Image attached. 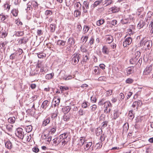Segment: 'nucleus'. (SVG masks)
Returning a JSON list of instances; mask_svg holds the SVG:
<instances>
[{"instance_id": "nucleus-52", "label": "nucleus", "mask_w": 153, "mask_h": 153, "mask_svg": "<svg viewBox=\"0 0 153 153\" xmlns=\"http://www.w3.org/2000/svg\"><path fill=\"white\" fill-rule=\"evenodd\" d=\"M5 7H6V9L8 10V11H9L10 8V5L9 4L8 2H6L5 4H4Z\"/></svg>"}, {"instance_id": "nucleus-4", "label": "nucleus", "mask_w": 153, "mask_h": 153, "mask_svg": "<svg viewBox=\"0 0 153 153\" xmlns=\"http://www.w3.org/2000/svg\"><path fill=\"white\" fill-rule=\"evenodd\" d=\"M111 104L109 101H106L104 103V107L105 108L104 110L105 113H107L111 111Z\"/></svg>"}, {"instance_id": "nucleus-47", "label": "nucleus", "mask_w": 153, "mask_h": 153, "mask_svg": "<svg viewBox=\"0 0 153 153\" xmlns=\"http://www.w3.org/2000/svg\"><path fill=\"white\" fill-rule=\"evenodd\" d=\"M89 30V27L87 26H84L83 29V32L84 33H85L88 32Z\"/></svg>"}, {"instance_id": "nucleus-33", "label": "nucleus", "mask_w": 153, "mask_h": 153, "mask_svg": "<svg viewBox=\"0 0 153 153\" xmlns=\"http://www.w3.org/2000/svg\"><path fill=\"white\" fill-rule=\"evenodd\" d=\"M128 123H125L123 126V129L124 131H127L128 129Z\"/></svg>"}, {"instance_id": "nucleus-31", "label": "nucleus", "mask_w": 153, "mask_h": 153, "mask_svg": "<svg viewBox=\"0 0 153 153\" xmlns=\"http://www.w3.org/2000/svg\"><path fill=\"white\" fill-rule=\"evenodd\" d=\"M102 130L100 128H97L96 131V135L97 136H98L102 134Z\"/></svg>"}, {"instance_id": "nucleus-57", "label": "nucleus", "mask_w": 153, "mask_h": 153, "mask_svg": "<svg viewBox=\"0 0 153 153\" xmlns=\"http://www.w3.org/2000/svg\"><path fill=\"white\" fill-rule=\"evenodd\" d=\"M6 34L4 32H0V37L4 38L6 36Z\"/></svg>"}, {"instance_id": "nucleus-6", "label": "nucleus", "mask_w": 153, "mask_h": 153, "mask_svg": "<svg viewBox=\"0 0 153 153\" xmlns=\"http://www.w3.org/2000/svg\"><path fill=\"white\" fill-rule=\"evenodd\" d=\"M22 131V129L20 128H18L17 129V132L16 133L18 137L20 139H23L24 135Z\"/></svg>"}, {"instance_id": "nucleus-23", "label": "nucleus", "mask_w": 153, "mask_h": 153, "mask_svg": "<svg viewBox=\"0 0 153 153\" xmlns=\"http://www.w3.org/2000/svg\"><path fill=\"white\" fill-rule=\"evenodd\" d=\"M145 22L143 21H140L137 25V27L140 29L143 27L145 25Z\"/></svg>"}, {"instance_id": "nucleus-20", "label": "nucleus", "mask_w": 153, "mask_h": 153, "mask_svg": "<svg viewBox=\"0 0 153 153\" xmlns=\"http://www.w3.org/2000/svg\"><path fill=\"white\" fill-rule=\"evenodd\" d=\"M60 98L58 97H54L53 99V102L55 103L54 104V107H55L57 105H58L60 102Z\"/></svg>"}, {"instance_id": "nucleus-18", "label": "nucleus", "mask_w": 153, "mask_h": 153, "mask_svg": "<svg viewBox=\"0 0 153 153\" xmlns=\"http://www.w3.org/2000/svg\"><path fill=\"white\" fill-rule=\"evenodd\" d=\"M42 137L43 139L45 140V141L48 142V143H50L52 137L51 136H46V135L44 134V136Z\"/></svg>"}, {"instance_id": "nucleus-2", "label": "nucleus", "mask_w": 153, "mask_h": 153, "mask_svg": "<svg viewBox=\"0 0 153 153\" xmlns=\"http://www.w3.org/2000/svg\"><path fill=\"white\" fill-rule=\"evenodd\" d=\"M65 72L64 70L61 71L59 74V76L61 79L67 80L71 79L72 78L71 76H67L65 75Z\"/></svg>"}, {"instance_id": "nucleus-55", "label": "nucleus", "mask_w": 153, "mask_h": 153, "mask_svg": "<svg viewBox=\"0 0 153 153\" xmlns=\"http://www.w3.org/2000/svg\"><path fill=\"white\" fill-rule=\"evenodd\" d=\"M51 31L52 32H54L55 30V26L52 24H51L50 25Z\"/></svg>"}, {"instance_id": "nucleus-25", "label": "nucleus", "mask_w": 153, "mask_h": 153, "mask_svg": "<svg viewBox=\"0 0 153 153\" xmlns=\"http://www.w3.org/2000/svg\"><path fill=\"white\" fill-rule=\"evenodd\" d=\"M50 118H47L43 121L42 125L43 126H45L50 123Z\"/></svg>"}, {"instance_id": "nucleus-16", "label": "nucleus", "mask_w": 153, "mask_h": 153, "mask_svg": "<svg viewBox=\"0 0 153 153\" xmlns=\"http://www.w3.org/2000/svg\"><path fill=\"white\" fill-rule=\"evenodd\" d=\"M102 51L103 53L105 54H108L109 53V50L106 45H105L103 46Z\"/></svg>"}, {"instance_id": "nucleus-1", "label": "nucleus", "mask_w": 153, "mask_h": 153, "mask_svg": "<svg viewBox=\"0 0 153 153\" xmlns=\"http://www.w3.org/2000/svg\"><path fill=\"white\" fill-rule=\"evenodd\" d=\"M139 47H142L143 46L144 48L145 49H147L148 50L150 49L152 46V43L151 41H146L144 40V39L141 40L140 42Z\"/></svg>"}, {"instance_id": "nucleus-11", "label": "nucleus", "mask_w": 153, "mask_h": 153, "mask_svg": "<svg viewBox=\"0 0 153 153\" xmlns=\"http://www.w3.org/2000/svg\"><path fill=\"white\" fill-rule=\"evenodd\" d=\"M92 143L91 142H84V144L83 145L84 149L85 151L89 150L91 147L92 145Z\"/></svg>"}, {"instance_id": "nucleus-10", "label": "nucleus", "mask_w": 153, "mask_h": 153, "mask_svg": "<svg viewBox=\"0 0 153 153\" xmlns=\"http://www.w3.org/2000/svg\"><path fill=\"white\" fill-rule=\"evenodd\" d=\"M37 67L39 68H40V71L42 72H45L47 70V68L45 67L44 63L42 62L39 63Z\"/></svg>"}, {"instance_id": "nucleus-12", "label": "nucleus", "mask_w": 153, "mask_h": 153, "mask_svg": "<svg viewBox=\"0 0 153 153\" xmlns=\"http://www.w3.org/2000/svg\"><path fill=\"white\" fill-rule=\"evenodd\" d=\"M23 137H24L22 139L23 140L25 143H26V142L30 141L31 139V137L30 135H28L27 134H25Z\"/></svg>"}, {"instance_id": "nucleus-40", "label": "nucleus", "mask_w": 153, "mask_h": 153, "mask_svg": "<svg viewBox=\"0 0 153 153\" xmlns=\"http://www.w3.org/2000/svg\"><path fill=\"white\" fill-rule=\"evenodd\" d=\"M91 100L93 103L96 102L97 101V99L95 95H93L91 97Z\"/></svg>"}, {"instance_id": "nucleus-37", "label": "nucleus", "mask_w": 153, "mask_h": 153, "mask_svg": "<svg viewBox=\"0 0 153 153\" xmlns=\"http://www.w3.org/2000/svg\"><path fill=\"white\" fill-rule=\"evenodd\" d=\"M8 120L9 123L13 124L14 123L15 121V118L14 117H10L8 118Z\"/></svg>"}, {"instance_id": "nucleus-63", "label": "nucleus", "mask_w": 153, "mask_h": 153, "mask_svg": "<svg viewBox=\"0 0 153 153\" xmlns=\"http://www.w3.org/2000/svg\"><path fill=\"white\" fill-rule=\"evenodd\" d=\"M27 8L26 9V10L27 12L28 11L30 10V9L32 8L31 5L30 4H27Z\"/></svg>"}, {"instance_id": "nucleus-19", "label": "nucleus", "mask_w": 153, "mask_h": 153, "mask_svg": "<svg viewBox=\"0 0 153 153\" xmlns=\"http://www.w3.org/2000/svg\"><path fill=\"white\" fill-rule=\"evenodd\" d=\"M28 39H26L25 37H24L22 39H20L19 41V43L20 44H25L28 41Z\"/></svg>"}, {"instance_id": "nucleus-8", "label": "nucleus", "mask_w": 153, "mask_h": 153, "mask_svg": "<svg viewBox=\"0 0 153 153\" xmlns=\"http://www.w3.org/2000/svg\"><path fill=\"white\" fill-rule=\"evenodd\" d=\"M92 74L95 75H99L100 73L101 69L98 67L95 66L92 68Z\"/></svg>"}, {"instance_id": "nucleus-14", "label": "nucleus", "mask_w": 153, "mask_h": 153, "mask_svg": "<svg viewBox=\"0 0 153 153\" xmlns=\"http://www.w3.org/2000/svg\"><path fill=\"white\" fill-rule=\"evenodd\" d=\"M74 39L72 37L69 38L67 41V43L68 45L70 46H72L74 44Z\"/></svg>"}, {"instance_id": "nucleus-7", "label": "nucleus", "mask_w": 153, "mask_h": 153, "mask_svg": "<svg viewBox=\"0 0 153 153\" xmlns=\"http://www.w3.org/2000/svg\"><path fill=\"white\" fill-rule=\"evenodd\" d=\"M132 41V39L131 37H128L126 39L123 43V45L124 47H126L128 45H129L131 43Z\"/></svg>"}, {"instance_id": "nucleus-43", "label": "nucleus", "mask_w": 153, "mask_h": 153, "mask_svg": "<svg viewBox=\"0 0 153 153\" xmlns=\"http://www.w3.org/2000/svg\"><path fill=\"white\" fill-rule=\"evenodd\" d=\"M81 7L82 5L79 2L76 3L75 4V7H76V8L77 9H78V8L81 9Z\"/></svg>"}, {"instance_id": "nucleus-41", "label": "nucleus", "mask_w": 153, "mask_h": 153, "mask_svg": "<svg viewBox=\"0 0 153 153\" xmlns=\"http://www.w3.org/2000/svg\"><path fill=\"white\" fill-rule=\"evenodd\" d=\"M89 3L87 1H84L83 3V6L82 7H84L86 9H88L89 8Z\"/></svg>"}, {"instance_id": "nucleus-51", "label": "nucleus", "mask_w": 153, "mask_h": 153, "mask_svg": "<svg viewBox=\"0 0 153 153\" xmlns=\"http://www.w3.org/2000/svg\"><path fill=\"white\" fill-rule=\"evenodd\" d=\"M6 44L7 42H0V49L4 47Z\"/></svg>"}, {"instance_id": "nucleus-38", "label": "nucleus", "mask_w": 153, "mask_h": 153, "mask_svg": "<svg viewBox=\"0 0 153 153\" xmlns=\"http://www.w3.org/2000/svg\"><path fill=\"white\" fill-rule=\"evenodd\" d=\"M53 75L54 74L53 73L47 74L45 76V78L47 79H50L52 78Z\"/></svg>"}, {"instance_id": "nucleus-49", "label": "nucleus", "mask_w": 153, "mask_h": 153, "mask_svg": "<svg viewBox=\"0 0 153 153\" xmlns=\"http://www.w3.org/2000/svg\"><path fill=\"white\" fill-rule=\"evenodd\" d=\"M45 54L44 53H39L38 54V56L39 58H43L45 57Z\"/></svg>"}, {"instance_id": "nucleus-9", "label": "nucleus", "mask_w": 153, "mask_h": 153, "mask_svg": "<svg viewBox=\"0 0 153 153\" xmlns=\"http://www.w3.org/2000/svg\"><path fill=\"white\" fill-rule=\"evenodd\" d=\"M52 141L53 142V144H52V146H56L61 142L62 140H61L59 138L56 137L53 139Z\"/></svg>"}, {"instance_id": "nucleus-21", "label": "nucleus", "mask_w": 153, "mask_h": 153, "mask_svg": "<svg viewBox=\"0 0 153 153\" xmlns=\"http://www.w3.org/2000/svg\"><path fill=\"white\" fill-rule=\"evenodd\" d=\"M105 19H101L98 20L96 22V25L97 26H100L105 22Z\"/></svg>"}, {"instance_id": "nucleus-39", "label": "nucleus", "mask_w": 153, "mask_h": 153, "mask_svg": "<svg viewBox=\"0 0 153 153\" xmlns=\"http://www.w3.org/2000/svg\"><path fill=\"white\" fill-rule=\"evenodd\" d=\"M140 56V52L138 51H137L135 53V55H134L135 57L134 58H136V59H138L139 58Z\"/></svg>"}, {"instance_id": "nucleus-28", "label": "nucleus", "mask_w": 153, "mask_h": 153, "mask_svg": "<svg viewBox=\"0 0 153 153\" xmlns=\"http://www.w3.org/2000/svg\"><path fill=\"white\" fill-rule=\"evenodd\" d=\"M74 14V16L76 17H77L80 16L81 15V12L78 9H77L75 10Z\"/></svg>"}, {"instance_id": "nucleus-59", "label": "nucleus", "mask_w": 153, "mask_h": 153, "mask_svg": "<svg viewBox=\"0 0 153 153\" xmlns=\"http://www.w3.org/2000/svg\"><path fill=\"white\" fill-rule=\"evenodd\" d=\"M94 41V37L93 36H92L91 38L90 41L89 42V44L90 45H91L93 44Z\"/></svg>"}, {"instance_id": "nucleus-50", "label": "nucleus", "mask_w": 153, "mask_h": 153, "mask_svg": "<svg viewBox=\"0 0 153 153\" xmlns=\"http://www.w3.org/2000/svg\"><path fill=\"white\" fill-rule=\"evenodd\" d=\"M88 36H83L82 38L81 39H82V42H84L85 43L88 40Z\"/></svg>"}, {"instance_id": "nucleus-30", "label": "nucleus", "mask_w": 153, "mask_h": 153, "mask_svg": "<svg viewBox=\"0 0 153 153\" xmlns=\"http://www.w3.org/2000/svg\"><path fill=\"white\" fill-rule=\"evenodd\" d=\"M66 42L63 40H59L57 42V45H59L64 46L65 45Z\"/></svg>"}, {"instance_id": "nucleus-58", "label": "nucleus", "mask_w": 153, "mask_h": 153, "mask_svg": "<svg viewBox=\"0 0 153 153\" xmlns=\"http://www.w3.org/2000/svg\"><path fill=\"white\" fill-rule=\"evenodd\" d=\"M60 89L62 90V91H66L69 88L67 86H61Z\"/></svg>"}, {"instance_id": "nucleus-13", "label": "nucleus", "mask_w": 153, "mask_h": 153, "mask_svg": "<svg viewBox=\"0 0 153 153\" xmlns=\"http://www.w3.org/2000/svg\"><path fill=\"white\" fill-rule=\"evenodd\" d=\"M102 2V0L97 1H95L94 4H92L91 6V8L92 9H94L95 7L98 5H99Z\"/></svg>"}, {"instance_id": "nucleus-46", "label": "nucleus", "mask_w": 153, "mask_h": 153, "mask_svg": "<svg viewBox=\"0 0 153 153\" xmlns=\"http://www.w3.org/2000/svg\"><path fill=\"white\" fill-rule=\"evenodd\" d=\"M112 2L113 1L112 0H105V1L104 4L106 5V6H108L112 3Z\"/></svg>"}, {"instance_id": "nucleus-53", "label": "nucleus", "mask_w": 153, "mask_h": 153, "mask_svg": "<svg viewBox=\"0 0 153 153\" xmlns=\"http://www.w3.org/2000/svg\"><path fill=\"white\" fill-rule=\"evenodd\" d=\"M6 18V16L4 15L3 13L0 14V19L2 21H4Z\"/></svg>"}, {"instance_id": "nucleus-44", "label": "nucleus", "mask_w": 153, "mask_h": 153, "mask_svg": "<svg viewBox=\"0 0 153 153\" xmlns=\"http://www.w3.org/2000/svg\"><path fill=\"white\" fill-rule=\"evenodd\" d=\"M70 119V115L68 114L65 115L63 117V120L65 121H68Z\"/></svg>"}, {"instance_id": "nucleus-61", "label": "nucleus", "mask_w": 153, "mask_h": 153, "mask_svg": "<svg viewBox=\"0 0 153 153\" xmlns=\"http://www.w3.org/2000/svg\"><path fill=\"white\" fill-rule=\"evenodd\" d=\"M12 126L11 125H6V128L9 131H10L12 130Z\"/></svg>"}, {"instance_id": "nucleus-42", "label": "nucleus", "mask_w": 153, "mask_h": 153, "mask_svg": "<svg viewBox=\"0 0 153 153\" xmlns=\"http://www.w3.org/2000/svg\"><path fill=\"white\" fill-rule=\"evenodd\" d=\"M140 101H135L134 102L132 105V107L133 108H134L137 106H137L139 105V103L140 104Z\"/></svg>"}, {"instance_id": "nucleus-24", "label": "nucleus", "mask_w": 153, "mask_h": 153, "mask_svg": "<svg viewBox=\"0 0 153 153\" xmlns=\"http://www.w3.org/2000/svg\"><path fill=\"white\" fill-rule=\"evenodd\" d=\"M18 12L17 9H14L11 11V13L13 16L16 17L17 16Z\"/></svg>"}, {"instance_id": "nucleus-45", "label": "nucleus", "mask_w": 153, "mask_h": 153, "mask_svg": "<svg viewBox=\"0 0 153 153\" xmlns=\"http://www.w3.org/2000/svg\"><path fill=\"white\" fill-rule=\"evenodd\" d=\"M31 4L35 8H37L38 7V3L35 1H33L31 2Z\"/></svg>"}, {"instance_id": "nucleus-17", "label": "nucleus", "mask_w": 153, "mask_h": 153, "mask_svg": "<svg viewBox=\"0 0 153 153\" xmlns=\"http://www.w3.org/2000/svg\"><path fill=\"white\" fill-rule=\"evenodd\" d=\"M105 38L107 40L108 43H110L112 42L113 40V37L111 35H106Z\"/></svg>"}, {"instance_id": "nucleus-5", "label": "nucleus", "mask_w": 153, "mask_h": 153, "mask_svg": "<svg viewBox=\"0 0 153 153\" xmlns=\"http://www.w3.org/2000/svg\"><path fill=\"white\" fill-rule=\"evenodd\" d=\"M152 65H148L144 69L143 71V74L148 75L151 73L152 70Z\"/></svg>"}, {"instance_id": "nucleus-3", "label": "nucleus", "mask_w": 153, "mask_h": 153, "mask_svg": "<svg viewBox=\"0 0 153 153\" xmlns=\"http://www.w3.org/2000/svg\"><path fill=\"white\" fill-rule=\"evenodd\" d=\"M80 54L78 53H75L72 56V63L74 65H75L78 63L80 57Z\"/></svg>"}, {"instance_id": "nucleus-32", "label": "nucleus", "mask_w": 153, "mask_h": 153, "mask_svg": "<svg viewBox=\"0 0 153 153\" xmlns=\"http://www.w3.org/2000/svg\"><path fill=\"white\" fill-rule=\"evenodd\" d=\"M91 147H90V148L89 150L90 152H91L92 153H95L96 152V150L97 149H96V147H95V146L94 147V145L92 144Z\"/></svg>"}, {"instance_id": "nucleus-48", "label": "nucleus", "mask_w": 153, "mask_h": 153, "mask_svg": "<svg viewBox=\"0 0 153 153\" xmlns=\"http://www.w3.org/2000/svg\"><path fill=\"white\" fill-rule=\"evenodd\" d=\"M85 112L82 109H80L78 111V114L79 116H83L85 114Z\"/></svg>"}, {"instance_id": "nucleus-36", "label": "nucleus", "mask_w": 153, "mask_h": 153, "mask_svg": "<svg viewBox=\"0 0 153 153\" xmlns=\"http://www.w3.org/2000/svg\"><path fill=\"white\" fill-rule=\"evenodd\" d=\"M26 131L27 133L31 132L32 129V127L31 125L27 126L25 128Z\"/></svg>"}, {"instance_id": "nucleus-22", "label": "nucleus", "mask_w": 153, "mask_h": 153, "mask_svg": "<svg viewBox=\"0 0 153 153\" xmlns=\"http://www.w3.org/2000/svg\"><path fill=\"white\" fill-rule=\"evenodd\" d=\"M48 100H45L42 103V107L44 109H45L48 106Z\"/></svg>"}, {"instance_id": "nucleus-35", "label": "nucleus", "mask_w": 153, "mask_h": 153, "mask_svg": "<svg viewBox=\"0 0 153 153\" xmlns=\"http://www.w3.org/2000/svg\"><path fill=\"white\" fill-rule=\"evenodd\" d=\"M138 59H136V58H131L130 60V62L131 64H135L137 63V62Z\"/></svg>"}, {"instance_id": "nucleus-56", "label": "nucleus", "mask_w": 153, "mask_h": 153, "mask_svg": "<svg viewBox=\"0 0 153 153\" xmlns=\"http://www.w3.org/2000/svg\"><path fill=\"white\" fill-rule=\"evenodd\" d=\"M133 110H131L129 111V116L130 117L132 118V119L134 117V116L133 113Z\"/></svg>"}, {"instance_id": "nucleus-29", "label": "nucleus", "mask_w": 153, "mask_h": 153, "mask_svg": "<svg viewBox=\"0 0 153 153\" xmlns=\"http://www.w3.org/2000/svg\"><path fill=\"white\" fill-rule=\"evenodd\" d=\"M52 13V12L50 10H47L45 11V14L46 16V19L48 18L49 16L51 15Z\"/></svg>"}, {"instance_id": "nucleus-26", "label": "nucleus", "mask_w": 153, "mask_h": 153, "mask_svg": "<svg viewBox=\"0 0 153 153\" xmlns=\"http://www.w3.org/2000/svg\"><path fill=\"white\" fill-rule=\"evenodd\" d=\"M119 117V114L117 110H115L114 111L113 114V119L116 120Z\"/></svg>"}, {"instance_id": "nucleus-64", "label": "nucleus", "mask_w": 153, "mask_h": 153, "mask_svg": "<svg viewBox=\"0 0 153 153\" xmlns=\"http://www.w3.org/2000/svg\"><path fill=\"white\" fill-rule=\"evenodd\" d=\"M87 103L88 102H84L82 104V106L84 108H86L87 107Z\"/></svg>"}, {"instance_id": "nucleus-27", "label": "nucleus", "mask_w": 153, "mask_h": 153, "mask_svg": "<svg viewBox=\"0 0 153 153\" xmlns=\"http://www.w3.org/2000/svg\"><path fill=\"white\" fill-rule=\"evenodd\" d=\"M5 146L9 149H11L12 147V143L10 141H7L5 144Z\"/></svg>"}, {"instance_id": "nucleus-34", "label": "nucleus", "mask_w": 153, "mask_h": 153, "mask_svg": "<svg viewBox=\"0 0 153 153\" xmlns=\"http://www.w3.org/2000/svg\"><path fill=\"white\" fill-rule=\"evenodd\" d=\"M24 34L23 31H16L15 33V35L17 36H22Z\"/></svg>"}, {"instance_id": "nucleus-60", "label": "nucleus", "mask_w": 153, "mask_h": 153, "mask_svg": "<svg viewBox=\"0 0 153 153\" xmlns=\"http://www.w3.org/2000/svg\"><path fill=\"white\" fill-rule=\"evenodd\" d=\"M91 110L92 111H95L97 109V106L96 105L94 104L91 106Z\"/></svg>"}, {"instance_id": "nucleus-15", "label": "nucleus", "mask_w": 153, "mask_h": 153, "mask_svg": "<svg viewBox=\"0 0 153 153\" xmlns=\"http://www.w3.org/2000/svg\"><path fill=\"white\" fill-rule=\"evenodd\" d=\"M68 134L69 133H64L60 135L59 136V138L61 140H64L68 137Z\"/></svg>"}, {"instance_id": "nucleus-62", "label": "nucleus", "mask_w": 153, "mask_h": 153, "mask_svg": "<svg viewBox=\"0 0 153 153\" xmlns=\"http://www.w3.org/2000/svg\"><path fill=\"white\" fill-rule=\"evenodd\" d=\"M106 79V77L105 76H101L98 79V80L99 81H105Z\"/></svg>"}, {"instance_id": "nucleus-54", "label": "nucleus", "mask_w": 153, "mask_h": 153, "mask_svg": "<svg viewBox=\"0 0 153 153\" xmlns=\"http://www.w3.org/2000/svg\"><path fill=\"white\" fill-rule=\"evenodd\" d=\"M84 142H85L82 139H80L79 141V142L78 144L79 146L84 145Z\"/></svg>"}]
</instances>
